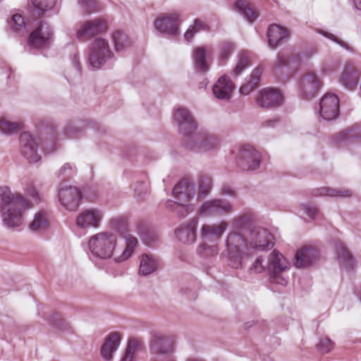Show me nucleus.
<instances>
[{
  "label": "nucleus",
  "mask_w": 361,
  "mask_h": 361,
  "mask_svg": "<svg viewBox=\"0 0 361 361\" xmlns=\"http://www.w3.org/2000/svg\"><path fill=\"white\" fill-rule=\"evenodd\" d=\"M126 247L122 252L117 255L118 236L109 232H99L92 235L88 242V247L91 253L96 257L108 259L114 257L116 262H123L129 259L137 247V239L130 234L124 236Z\"/></svg>",
  "instance_id": "1"
},
{
  "label": "nucleus",
  "mask_w": 361,
  "mask_h": 361,
  "mask_svg": "<svg viewBox=\"0 0 361 361\" xmlns=\"http://www.w3.org/2000/svg\"><path fill=\"white\" fill-rule=\"evenodd\" d=\"M28 201L20 193L13 192L6 187L0 188V212L3 224L9 228L19 227L23 222Z\"/></svg>",
  "instance_id": "2"
},
{
  "label": "nucleus",
  "mask_w": 361,
  "mask_h": 361,
  "mask_svg": "<svg viewBox=\"0 0 361 361\" xmlns=\"http://www.w3.org/2000/svg\"><path fill=\"white\" fill-rule=\"evenodd\" d=\"M225 251L230 267L239 269L245 257L251 255L247 233H243L241 230L232 231L227 234L225 241Z\"/></svg>",
  "instance_id": "3"
},
{
  "label": "nucleus",
  "mask_w": 361,
  "mask_h": 361,
  "mask_svg": "<svg viewBox=\"0 0 361 361\" xmlns=\"http://www.w3.org/2000/svg\"><path fill=\"white\" fill-rule=\"evenodd\" d=\"M173 195L177 201L168 200L166 206L178 216L185 217L193 212V205L189 201L195 197L194 184L188 179H184L176 184L173 190Z\"/></svg>",
  "instance_id": "4"
},
{
  "label": "nucleus",
  "mask_w": 361,
  "mask_h": 361,
  "mask_svg": "<svg viewBox=\"0 0 361 361\" xmlns=\"http://www.w3.org/2000/svg\"><path fill=\"white\" fill-rule=\"evenodd\" d=\"M88 49L89 63L96 68H102L108 60L114 56L108 39L102 37H95L90 44Z\"/></svg>",
  "instance_id": "5"
},
{
  "label": "nucleus",
  "mask_w": 361,
  "mask_h": 361,
  "mask_svg": "<svg viewBox=\"0 0 361 361\" xmlns=\"http://www.w3.org/2000/svg\"><path fill=\"white\" fill-rule=\"evenodd\" d=\"M108 29L107 20L104 17H97L80 22L75 30V35L78 40L85 42L105 33Z\"/></svg>",
  "instance_id": "6"
},
{
  "label": "nucleus",
  "mask_w": 361,
  "mask_h": 361,
  "mask_svg": "<svg viewBox=\"0 0 361 361\" xmlns=\"http://www.w3.org/2000/svg\"><path fill=\"white\" fill-rule=\"evenodd\" d=\"M152 358L173 357L176 349V339L173 336L157 333L152 335L149 343Z\"/></svg>",
  "instance_id": "7"
},
{
  "label": "nucleus",
  "mask_w": 361,
  "mask_h": 361,
  "mask_svg": "<svg viewBox=\"0 0 361 361\" xmlns=\"http://www.w3.org/2000/svg\"><path fill=\"white\" fill-rule=\"evenodd\" d=\"M179 17L177 13H161L154 20V27L162 35L176 37L180 35Z\"/></svg>",
  "instance_id": "8"
},
{
  "label": "nucleus",
  "mask_w": 361,
  "mask_h": 361,
  "mask_svg": "<svg viewBox=\"0 0 361 361\" xmlns=\"http://www.w3.org/2000/svg\"><path fill=\"white\" fill-rule=\"evenodd\" d=\"M249 245L252 251H263L274 246V237L266 228L253 227L247 232Z\"/></svg>",
  "instance_id": "9"
},
{
  "label": "nucleus",
  "mask_w": 361,
  "mask_h": 361,
  "mask_svg": "<svg viewBox=\"0 0 361 361\" xmlns=\"http://www.w3.org/2000/svg\"><path fill=\"white\" fill-rule=\"evenodd\" d=\"M53 39V30L51 26L45 22L41 24L30 33L28 39V45L32 48H45L48 47Z\"/></svg>",
  "instance_id": "10"
},
{
  "label": "nucleus",
  "mask_w": 361,
  "mask_h": 361,
  "mask_svg": "<svg viewBox=\"0 0 361 361\" xmlns=\"http://www.w3.org/2000/svg\"><path fill=\"white\" fill-rule=\"evenodd\" d=\"M58 197L61 205L67 210L75 211L79 207L82 195L78 188L64 185L59 188Z\"/></svg>",
  "instance_id": "11"
},
{
  "label": "nucleus",
  "mask_w": 361,
  "mask_h": 361,
  "mask_svg": "<svg viewBox=\"0 0 361 361\" xmlns=\"http://www.w3.org/2000/svg\"><path fill=\"white\" fill-rule=\"evenodd\" d=\"M232 211L231 204L223 199H215L203 202L199 214L204 216H216L228 214Z\"/></svg>",
  "instance_id": "12"
},
{
  "label": "nucleus",
  "mask_w": 361,
  "mask_h": 361,
  "mask_svg": "<svg viewBox=\"0 0 361 361\" xmlns=\"http://www.w3.org/2000/svg\"><path fill=\"white\" fill-rule=\"evenodd\" d=\"M237 164L243 170L257 169L260 165V154L251 146H244L239 152Z\"/></svg>",
  "instance_id": "13"
},
{
  "label": "nucleus",
  "mask_w": 361,
  "mask_h": 361,
  "mask_svg": "<svg viewBox=\"0 0 361 361\" xmlns=\"http://www.w3.org/2000/svg\"><path fill=\"white\" fill-rule=\"evenodd\" d=\"M173 118L177 123L178 130L185 136H188L196 129V124L190 112L184 107L179 106L173 113Z\"/></svg>",
  "instance_id": "14"
},
{
  "label": "nucleus",
  "mask_w": 361,
  "mask_h": 361,
  "mask_svg": "<svg viewBox=\"0 0 361 361\" xmlns=\"http://www.w3.org/2000/svg\"><path fill=\"white\" fill-rule=\"evenodd\" d=\"M103 217V212L100 209H85L78 215L76 225L81 228H97L100 226Z\"/></svg>",
  "instance_id": "15"
},
{
  "label": "nucleus",
  "mask_w": 361,
  "mask_h": 361,
  "mask_svg": "<svg viewBox=\"0 0 361 361\" xmlns=\"http://www.w3.org/2000/svg\"><path fill=\"white\" fill-rule=\"evenodd\" d=\"M320 116L326 121L337 118L339 114V99L334 94H326L320 100Z\"/></svg>",
  "instance_id": "16"
},
{
  "label": "nucleus",
  "mask_w": 361,
  "mask_h": 361,
  "mask_svg": "<svg viewBox=\"0 0 361 361\" xmlns=\"http://www.w3.org/2000/svg\"><path fill=\"white\" fill-rule=\"evenodd\" d=\"M228 226L226 221L219 224H204L200 228V238L209 243H217L221 239Z\"/></svg>",
  "instance_id": "17"
},
{
  "label": "nucleus",
  "mask_w": 361,
  "mask_h": 361,
  "mask_svg": "<svg viewBox=\"0 0 361 361\" xmlns=\"http://www.w3.org/2000/svg\"><path fill=\"white\" fill-rule=\"evenodd\" d=\"M20 152L22 155L30 162L37 163L41 159L37 152V143L32 136L24 132L20 136Z\"/></svg>",
  "instance_id": "18"
},
{
  "label": "nucleus",
  "mask_w": 361,
  "mask_h": 361,
  "mask_svg": "<svg viewBox=\"0 0 361 361\" xmlns=\"http://www.w3.org/2000/svg\"><path fill=\"white\" fill-rule=\"evenodd\" d=\"M322 87V82L314 73L305 74L300 83V89L305 98L313 97Z\"/></svg>",
  "instance_id": "19"
},
{
  "label": "nucleus",
  "mask_w": 361,
  "mask_h": 361,
  "mask_svg": "<svg viewBox=\"0 0 361 361\" xmlns=\"http://www.w3.org/2000/svg\"><path fill=\"white\" fill-rule=\"evenodd\" d=\"M256 101L261 107L271 108L281 104L282 96L277 90L267 88L260 92Z\"/></svg>",
  "instance_id": "20"
},
{
  "label": "nucleus",
  "mask_w": 361,
  "mask_h": 361,
  "mask_svg": "<svg viewBox=\"0 0 361 361\" xmlns=\"http://www.w3.org/2000/svg\"><path fill=\"white\" fill-rule=\"evenodd\" d=\"M198 224V218L195 217L186 224L181 226L176 231L177 238L183 243L192 244L196 240V228Z\"/></svg>",
  "instance_id": "21"
},
{
  "label": "nucleus",
  "mask_w": 361,
  "mask_h": 361,
  "mask_svg": "<svg viewBox=\"0 0 361 361\" xmlns=\"http://www.w3.org/2000/svg\"><path fill=\"white\" fill-rule=\"evenodd\" d=\"M290 33L285 27L277 24L269 25L267 30L268 44L275 49L278 45L286 41L289 37Z\"/></svg>",
  "instance_id": "22"
},
{
  "label": "nucleus",
  "mask_w": 361,
  "mask_h": 361,
  "mask_svg": "<svg viewBox=\"0 0 361 361\" xmlns=\"http://www.w3.org/2000/svg\"><path fill=\"white\" fill-rule=\"evenodd\" d=\"M235 89V85L226 75H222L213 86V93L219 99H229Z\"/></svg>",
  "instance_id": "23"
},
{
  "label": "nucleus",
  "mask_w": 361,
  "mask_h": 361,
  "mask_svg": "<svg viewBox=\"0 0 361 361\" xmlns=\"http://www.w3.org/2000/svg\"><path fill=\"white\" fill-rule=\"evenodd\" d=\"M121 342V336L118 332L110 333L101 348V355L106 361L112 359L113 354L117 350Z\"/></svg>",
  "instance_id": "24"
},
{
  "label": "nucleus",
  "mask_w": 361,
  "mask_h": 361,
  "mask_svg": "<svg viewBox=\"0 0 361 361\" xmlns=\"http://www.w3.org/2000/svg\"><path fill=\"white\" fill-rule=\"evenodd\" d=\"M317 257V251L314 247H302L295 254V265L297 268L307 267L315 261Z\"/></svg>",
  "instance_id": "25"
},
{
  "label": "nucleus",
  "mask_w": 361,
  "mask_h": 361,
  "mask_svg": "<svg viewBox=\"0 0 361 361\" xmlns=\"http://www.w3.org/2000/svg\"><path fill=\"white\" fill-rule=\"evenodd\" d=\"M300 60V57L298 54L288 56L278 54L276 60L272 66V72L275 75H278L283 68H288L291 64L298 63Z\"/></svg>",
  "instance_id": "26"
},
{
  "label": "nucleus",
  "mask_w": 361,
  "mask_h": 361,
  "mask_svg": "<svg viewBox=\"0 0 361 361\" xmlns=\"http://www.w3.org/2000/svg\"><path fill=\"white\" fill-rule=\"evenodd\" d=\"M111 39L116 52L123 51L132 45V41L128 35L121 30H116L111 35Z\"/></svg>",
  "instance_id": "27"
},
{
  "label": "nucleus",
  "mask_w": 361,
  "mask_h": 361,
  "mask_svg": "<svg viewBox=\"0 0 361 361\" xmlns=\"http://www.w3.org/2000/svg\"><path fill=\"white\" fill-rule=\"evenodd\" d=\"M336 249L339 264L347 270L353 269L355 260L347 247L342 243L338 242L336 244Z\"/></svg>",
  "instance_id": "28"
},
{
  "label": "nucleus",
  "mask_w": 361,
  "mask_h": 361,
  "mask_svg": "<svg viewBox=\"0 0 361 361\" xmlns=\"http://www.w3.org/2000/svg\"><path fill=\"white\" fill-rule=\"evenodd\" d=\"M158 269V259L152 255L144 254L140 259L139 272L143 276H147Z\"/></svg>",
  "instance_id": "29"
},
{
  "label": "nucleus",
  "mask_w": 361,
  "mask_h": 361,
  "mask_svg": "<svg viewBox=\"0 0 361 361\" xmlns=\"http://www.w3.org/2000/svg\"><path fill=\"white\" fill-rule=\"evenodd\" d=\"M219 140L213 135H204L197 143L190 148L200 152H207L217 149Z\"/></svg>",
  "instance_id": "30"
},
{
  "label": "nucleus",
  "mask_w": 361,
  "mask_h": 361,
  "mask_svg": "<svg viewBox=\"0 0 361 361\" xmlns=\"http://www.w3.org/2000/svg\"><path fill=\"white\" fill-rule=\"evenodd\" d=\"M49 226V223L47 212L40 211L35 214L32 221L29 225V228L33 232H42L47 230Z\"/></svg>",
  "instance_id": "31"
},
{
  "label": "nucleus",
  "mask_w": 361,
  "mask_h": 361,
  "mask_svg": "<svg viewBox=\"0 0 361 361\" xmlns=\"http://www.w3.org/2000/svg\"><path fill=\"white\" fill-rule=\"evenodd\" d=\"M192 57L197 71L204 73L209 70V64L206 60V50L204 48H196L193 51Z\"/></svg>",
  "instance_id": "32"
},
{
  "label": "nucleus",
  "mask_w": 361,
  "mask_h": 361,
  "mask_svg": "<svg viewBox=\"0 0 361 361\" xmlns=\"http://www.w3.org/2000/svg\"><path fill=\"white\" fill-rule=\"evenodd\" d=\"M262 72L260 68H257L252 71L249 78L246 79L245 82L240 88L241 94H248L257 86Z\"/></svg>",
  "instance_id": "33"
},
{
  "label": "nucleus",
  "mask_w": 361,
  "mask_h": 361,
  "mask_svg": "<svg viewBox=\"0 0 361 361\" xmlns=\"http://www.w3.org/2000/svg\"><path fill=\"white\" fill-rule=\"evenodd\" d=\"M235 9L250 23L254 22L258 17V13L248 2L239 0L235 4Z\"/></svg>",
  "instance_id": "34"
},
{
  "label": "nucleus",
  "mask_w": 361,
  "mask_h": 361,
  "mask_svg": "<svg viewBox=\"0 0 361 361\" xmlns=\"http://www.w3.org/2000/svg\"><path fill=\"white\" fill-rule=\"evenodd\" d=\"M269 267L271 271H285L289 268V263L281 253L274 250L270 255Z\"/></svg>",
  "instance_id": "35"
},
{
  "label": "nucleus",
  "mask_w": 361,
  "mask_h": 361,
  "mask_svg": "<svg viewBox=\"0 0 361 361\" xmlns=\"http://www.w3.org/2000/svg\"><path fill=\"white\" fill-rule=\"evenodd\" d=\"M194 186H195L194 185ZM212 188V180L211 178L206 176L202 175L199 177L197 186L195 187V196L197 197V200L205 197L207 195Z\"/></svg>",
  "instance_id": "36"
},
{
  "label": "nucleus",
  "mask_w": 361,
  "mask_h": 361,
  "mask_svg": "<svg viewBox=\"0 0 361 361\" xmlns=\"http://www.w3.org/2000/svg\"><path fill=\"white\" fill-rule=\"evenodd\" d=\"M359 73L354 68H346L341 78L343 85L350 90H353L357 87Z\"/></svg>",
  "instance_id": "37"
},
{
  "label": "nucleus",
  "mask_w": 361,
  "mask_h": 361,
  "mask_svg": "<svg viewBox=\"0 0 361 361\" xmlns=\"http://www.w3.org/2000/svg\"><path fill=\"white\" fill-rule=\"evenodd\" d=\"M213 244L209 245L208 241L202 242L197 247V254L203 257H209L216 256L219 252V243H212Z\"/></svg>",
  "instance_id": "38"
},
{
  "label": "nucleus",
  "mask_w": 361,
  "mask_h": 361,
  "mask_svg": "<svg viewBox=\"0 0 361 361\" xmlns=\"http://www.w3.org/2000/svg\"><path fill=\"white\" fill-rule=\"evenodd\" d=\"M142 345L141 339L137 338L129 340L125 353L120 361H135V355L137 350Z\"/></svg>",
  "instance_id": "39"
},
{
  "label": "nucleus",
  "mask_w": 361,
  "mask_h": 361,
  "mask_svg": "<svg viewBox=\"0 0 361 361\" xmlns=\"http://www.w3.org/2000/svg\"><path fill=\"white\" fill-rule=\"evenodd\" d=\"M209 26L205 24L204 22L201 21L199 19H195L192 25H190L185 33L184 34L185 39L190 42L193 38L195 33L201 31V30H208Z\"/></svg>",
  "instance_id": "40"
},
{
  "label": "nucleus",
  "mask_w": 361,
  "mask_h": 361,
  "mask_svg": "<svg viewBox=\"0 0 361 361\" xmlns=\"http://www.w3.org/2000/svg\"><path fill=\"white\" fill-rule=\"evenodd\" d=\"M250 66L249 55L245 52H241L238 54L237 64L232 72L234 77H238L248 66Z\"/></svg>",
  "instance_id": "41"
},
{
  "label": "nucleus",
  "mask_w": 361,
  "mask_h": 361,
  "mask_svg": "<svg viewBox=\"0 0 361 361\" xmlns=\"http://www.w3.org/2000/svg\"><path fill=\"white\" fill-rule=\"evenodd\" d=\"M78 5L80 12L84 15L95 13L100 10V7L95 0H78Z\"/></svg>",
  "instance_id": "42"
},
{
  "label": "nucleus",
  "mask_w": 361,
  "mask_h": 361,
  "mask_svg": "<svg viewBox=\"0 0 361 361\" xmlns=\"http://www.w3.org/2000/svg\"><path fill=\"white\" fill-rule=\"evenodd\" d=\"M11 30L18 35H23L26 32L24 18L21 15L14 14L9 22Z\"/></svg>",
  "instance_id": "43"
},
{
  "label": "nucleus",
  "mask_w": 361,
  "mask_h": 361,
  "mask_svg": "<svg viewBox=\"0 0 361 361\" xmlns=\"http://www.w3.org/2000/svg\"><path fill=\"white\" fill-rule=\"evenodd\" d=\"M235 44L230 41H224L219 45V60L222 63L226 62L235 49Z\"/></svg>",
  "instance_id": "44"
},
{
  "label": "nucleus",
  "mask_w": 361,
  "mask_h": 361,
  "mask_svg": "<svg viewBox=\"0 0 361 361\" xmlns=\"http://www.w3.org/2000/svg\"><path fill=\"white\" fill-rule=\"evenodd\" d=\"M32 4L37 12V16H42L45 11L54 7L56 0H31Z\"/></svg>",
  "instance_id": "45"
},
{
  "label": "nucleus",
  "mask_w": 361,
  "mask_h": 361,
  "mask_svg": "<svg viewBox=\"0 0 361 361\" xmlns=\"http://www.w3.org/2000/svg\"><path fill=\"white\" fill-rule=\"evenodd\" d=\"M21 128V123L11 122L5 118L0 120V130L4 134H12L18 132Z\"/></svg>",
  "instance_id": "46"
},
{
  "label": "nucleus",
  "mask_w": 361,
  "mask_h": 361,
  "mask_svg": "<svg viewBox=\"0 0 361 361\" xmlns=\"http://www.w3.org/2000/svg\"><path fill=\"white\" fill-rule=\"evenodd\" d=\"M334 347V343L330 338L327 337L321 338L317 344L318 350L322 353L326 354L329 353Z\"/></svg>",
  "instance_id": "47"
},
{
  "label": "nucleus",
  "mask_w": 361,
  "mask_h": 361,
  "mask_svg": "<svg viewBox=\"0 0 361 361\" xmlns=\"http://www.w3.org/2000/svg\"><path fill=\"white\" fill-rule=\"evenodd\" d=\"M283 271L274 270L271 271L270 274V281L271 283L286 286L288 283V279L283 274Z\"/></svg>",
  "instance_id": "48"
},
{
  "label": "nucleus",
  "mask_w": 361,
  "mask_h": 361,
  "mask_svg": "<svg viewBox=\"0 0 361 361\" xmlns=\"http://www.w3.org/2000/svg\"><path fill=\"white\" fill-rule=\"evenodd\" d=\"M321 195H328L331 197H346L350 196V192L348 190L339 191L335 189L323 188L321 189Z\"/></svg>",
  "instance_id": "49"
},
{
  "label": "nucleus",
  "mask_w": 361,
  "mask_h": 361,
  "mask_svg": "<svg viewBox=\"0 0 361 361\" xmlns=\"http://www.w3.org/2000/svg\"><path fill=\"white\" fill-rule=\"evenodd\" d=\"M319 33L323 35L324 37L334 41L335 42H336L338 44H339L341 47L345 49L346 50H349V51L351 50V48L348 46V44L347 43L338 39L334 35L327 32H325V31H323V30H320Z\"/></svg>",
  "instance_id": "50"
},
{
  "label": "nucleus",
  "mask_w": 361,
  "mask_h": 361,
  "mask_svg": "<svg viewBox=\"0 0 361 361\" xmlns=\"http://www.w3.org/2000/svg\"><path fill=\"white\" fill-rule=\"evenodd\" d=\"M266 266L263 264V259L262 257H258L254 264L250 267V271L252 273H262L265 270Z\"/></svg>",
  "instance_id": "51"
},
{
  "label": "nucleus",
  "mask_w": 361,
  "mask_h": 361,
  "mask_svg": "<svg viewBox=\"0 0 361 361\" xmlns=\"http://www.w3.org/2000/svg\"><path fill=\"white\" fill-rule=\"evenodd\" d=\"M302 208L305 213L312 219H314L319 214L318 209L308 204H303L302 205Z\"/></svg>",
  "instance_id": "52"
},
{
  "label": "nucleus",
  "mask_w": 361,
  "mask_h": 361,
  "mask_svg": "<svg viewBox=\"0 0 361 361\" xmlns=\"http://www.w3.org/2000/svg\"><path fill=\"white\" fill-rule=\"evenodd\" d=\"M78 133V128L72 125L66 126L64 130V134L66 136L71 139L77 137Z\"/></svg>",
  "instance_id": "53"
},
{
  "label": "nucleus",
  "mask_w": 361,
  "mask_h": 361,
  "mask_svg": "<svg viewBox=\"0 0 361 361\" xmlns=\"http://www.w3.org/2000/svg\"><path fill=\"white\" fill-rule=\"evenodd\" d=\"M75 166H73L70 163L65 164L59 171L58 176H67L73 171Z\"/></svg>",
  "instance_id": "54"
},
{
  "label": "nucleus",
  "mask_w": 361,
  "mask_h": 361,
  "mask_svg": "<svg viewBox=\"0 0 361 361\" xmlns=\"http://www.w3.org/2000/svg\"><path fill=\"white\" fill-rule=\"evenodd\" d=\"M25 192L27 195L32 197L36 202L39 200L38 192L37 191L33 184H30L27 185V187L25 188Z\"/></svg>",
  "instance_id": "55"
},
{
  "label": "nucleus",
  "mask_w": 361,
  "mask_h": 361,
  "mask_svg": "<svg viewBox=\"0 0 361 361\" xmlns=\"http://www.w3.org/2000/svg\"><path fill=\"white\" fill-rule=\"evenodd\" d=\"M279 122V120L276 118L274 119H269L267 121H265L262 123V126L264 127H274L275 125Z\"/></svg>",
  "instance_id": "56"
},
{
  "label": "nucleus",
  "mask_w": 361,
  "mask_h": 361,
  "mask_svg": "<svg viewBox=\"0 0 361 361\" xmlns=\"http://www.w3.org/2000/svg\"><path fill=\"white\" fill-rule=\"evenodd\" d=\"M73 63L75 66V68L78 69L79 72H80V63L79 59V56L78 54H75L73 58Z\"/></svg>",
  "instance_id": "57"
},
{
  "label": "nucleus",
  "mask_w": 361,
  "mask_h": 361,
  "mask_svg": "<svg viewBox=\"0 0 361 361\" xmlns=\"http://www.w3.org/2000/svg\"><path fill=\"white\" fill-rule=\"evenodd\" d=\"M222 192L224 195H235V191L230 187L226 186L222 188Z\"/></svg>",
  "instance_id": "58"
},
{
  "label": "nucleus",
  "mask_w": 361,
  "mask_h": 361,
  "mask_svg": "<svg viewBox=\"0 0 361 361\" xmlns=\"http://www.w3.org/2000/svg\"><path fill=\"white\" fill-rule=\"evenodd\" d=\"M150 361H176L175 357H168L167 359L166 358H151Z\"/></svg>",
  "instance_id": "59"
},
{
  "label": "nucleus",
  "mask_w": 361,
  "mask_h": 361,
  "mask_svg": "<svg viewBox=\"0 0 361 361\" xmlns=\"http://www.w3.org/2000/svg\"><path fill=\"white\" fill-rule=\"evenodd\" d=\"M352 1L353 2L354 7L356 9L361 11V0H352Z\"/></svg>",
  "instance_id": "60"
},
{
  "label": "nucleus",
  "mask_w": 361,
  "mask_h": 361,
  "mask_svg": "<svg viewBox=\"0 0 361 361\" xmlns=\"http://www.w3.org/2000/svg\"><path fill=\"white\" fill-rule=\"evenodd\" d=\"M187 361H203V360H200V359H196V358H189Z\"/></svg>",
  "instance_id": "61"
},
{
  "label": "nucleus",
  "mask_w": 361,
  "mask_h": 361,
  "mask_svg": "<svg viewBox=\"0 0 361 361\" xmlns=\"http://www.w3.org/2000/svg\"><path fill=\"white\" fill-rule=\"evenodd\" d=\"M53 151H54V149H53L47 150V153H49V152H53Z\"/></svg>",
  "instance_id": "62"
},
{
  "label": "nucleus",
  "mask_w": 361,
  "mask_h": 361,
  "mask_svg": "<svg viewBox=\"0 0 361 361\" xmlns=\"http://www.w3.org/2000/svg\"><path fill=\"white\" fill-rule=\"evenodd\" d=\"M118 219H114L112 220V223H114L115 221H118Z\"/></svg>",
  "instance_id": "63"
},
{
  "label": "nucleus",
  "mask_w": 361,
  "mask_h": 361,
  "mask_svg": "<svg viewBox=\"0 0 361 361\" xmlns=\"http://www.w3.org/2000/svg\"><path fill=\"white\" fill-rule=\"evenodd\" d=\"M360 300L361 301V294H360Z\"/></svg>",
  "instance_id": "64"
}]
</instances>
